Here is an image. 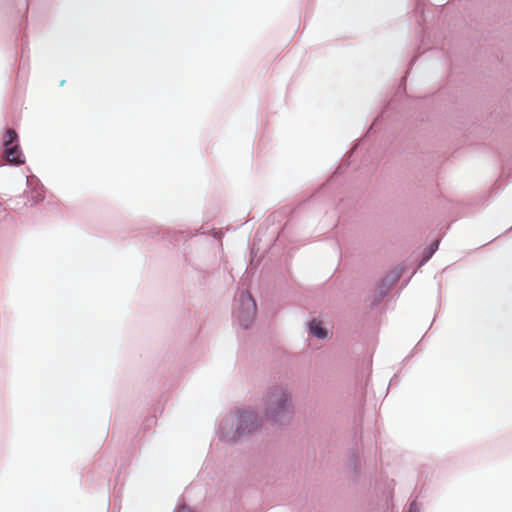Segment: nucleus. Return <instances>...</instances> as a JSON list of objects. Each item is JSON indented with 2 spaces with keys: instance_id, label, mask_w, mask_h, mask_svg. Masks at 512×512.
<instances>
[{
  "instance_id": "nucleus-7",
  "label": "nucleus",
  "mask_w": 512,
  "mask_h": 512,
  "mask_svg": "<svg viewBox=\"0 0 512 512\" xmlns=\"http://www.w3.org/2000/svg\"><path fill=\"white\" fill-rule=\"evenodd\" d=\"M432 253H434V249H432L431 252H429V255H427V258H430V255H432Z\"/></svg>"
},
{
  "instance_id": "nucleus-9",
  "label": "nucleus",
  "mask_w": 512,
  "mask_h": 512,
  "mask_svg": "<svg viewBox=\"0 0 512 512\" xmlns=\"http://www.w3.org/2000/svg\"><path fill=\"white\" fill-rule=\"evenodd\" d=\"M432 253H434V249H432L431 252H429V255H427V258H430V255H432Z\"/></svg>"
},
{
  "instance_id": "nucleus-4",
  "label": "nucleus",
  "mask_w": 512,
  "mask_h": 512,
  "mask_svg": "<svg viewBox=\"0 0 512 512\" xmlns=\"http://www.w3.org/2000/svg\"><path fill=\"white\" fill-rule=\"evenodd\" d=\"M242 303L246 306V310L239 316V320L244 328H248L255 317L256 304L249 293L242 294Z\"/></svg>"
},
{
  "instance_id": "nucleus-5",
  "label": "nucleus",
  "mask_w": 512,
  "mask_h": 512,
  "mask_svg": "<svg viewBox=\"0 0 512 512\" xmlns=\"http://www.w3.org/2000/svg\"><path fill=\"white\" fill-rule=\"evenodd\" d=\"M310 330L313 335L318 338H325L327 336V331L321 326L320 322L313 320L310 324Z\"/></svg>"
},
{
  "instance_id": "nucleus-6",
  "label": "nucleus",
  "mask_w": 512,
  "mask_h": 512,
  "mask_svg": "<svg viewBox=\"0 0 512 512\" xmlns=\"http://www.w3.org/2000/svg\"><path fill=\"white\" fill-rule=\"evenodd\" d=\"M178 512H193L187 507H182Z\"/></svg>"
},
{
  "instance_id": "nucleus-8",
  "label": "nucleus",
  "mask_w": 512,
  "mask_h": 512,
  "mask_svg": "<svg viewBox=\"0 0 512 512\" xmlns=\"http://www.w3.org/2000/svg\"><path fill=\"white\" fill-rule=\"evenodd\" d=\"M432 253H434V249H432L431 252H429V255H427V258H430V255H432Z\"/></svg>"
},
{
  "instance_id": "nucleus-2",
  "label": "nucleus",
  "mask_w": 512,
  "mask_h": 512,
  "mask_svg": "<svg viewBox=\"0 0 512 512\" xmlns=\"http://www.w3.org/2000/svg\"><path fill=\"white\" fill-rule=\"evenodd\" d=\"M17 139V133L13 129H8L4 136V157L5 159L15 165L24 163L22 152L17 144H13Z\"/></svg>"
},
{
  "instance_id": "nucleus-1",
  "label": "nucleus",
  "mask_w": 512,
  "mask_h": 512,
  "mask_svg": "<svg viewBox=\"0 0 512 512\" xmlns=\"http://www.w3.org/2000/svg\"><path fill=\"white\" fill-rule=\"evenodd\" d=\"M266 419L283 424L290 420L291 410L287 394L280 388L272 390L268 396Z\"/></svg>"
},
{
  "instance_id": "nucleus-3",
  "label": "nucleus",
  "mask_w": 512,
  "mask_h": 512,
  "mask_svg": "<svg viewBox=\"0 0 512 512\" xmlns=\"http://www.w3.org/2000/svg\"><path fill=\"white\" fill-rule=\"evenodd\" d=\"M259 427L257 415L253 411L245 410L240 413L236 434L239 436L251 433Z\"/></svg>"
}]
</instances>
